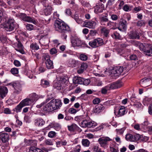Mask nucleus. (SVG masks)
Masks as SVG:
<instances>
[{
  "instance_id": "nucleus-1",
  "label": "nucleus",
  "mask_w": 152,
  "mask_h": 152,
  "mask_svg": "<svg viewBox=\"0 0 152 152\" xmlns=\"http://www.w3.org/2000/svg\"><path fill=\"white\" fill-rule=\"evenodd\" d=\"M88 117L85 115L78 116L75 118V120L77 121L80 125L83 128L94 127L95 126L94 123L88 119Z\"/></svg>"
},
{
  "instance_id": "nucleus-2",
  "label": "nucleus",
  "mask_w": 152,
  "mask_h": 152,
  "mask_svg": "<svg viewBox=\"0 0 152 152\" xmlns=\"http://www.w3.org/2000/svg\"><path fill=\"white\" fill-rule=\"evenodd\" d=\"M4 23V28L7 31L16 30L19 28L18 25L15 20L11 17L6 19Z\"/></svg>"
},
{
  "instance_id": "nucleus-3",
  "label": "nucleus",
  "mask_w": 152,
  "mask_h": 152,
  "mask_svg": "<svg viewBox=\"0 0 152 152\" xmlns=\"http://www.w3.org/2000/svg\"><path fill=\"white\" fill-rule=\"evenodd\" d=\"M53 101L52 100L46 104L42 105L41 107H37L40 108L39 113L40 115H45L54 110L53 107Z\"/></svg>"
},
{
  "instance_id": "nucleus-4",
  "label": "nucleus",
  "mask_w": 152,
  "mask_h": 152,
  "mask_svg": "<svg viewBox=\"0 0 152 152\" xmlns=\"http://www.w3.org/2000/svg\"><path fill=\"white\" fill-rule=\"evenodd\" d=\"M55 26L56 30L60 32L65 33L71 31L69 26L64 22L57 20L55 23Z\"/></svg>"
},
{
  "instance_id": "nucleus-5",
  "label": "nucleus",
  "mask_w": 152,
  "mask_h": 152,
  "mask_svg": "<svg viewBox=\"0 0 152 152\" xmlns=\"http://www.w3.org/2000/svg\"><path fill=\"white\" fill-rule=\"evenodd\" d=\"M126 69V67L119 66L114 67L112 70L111 74L113 76L117 78L120 75H123L124 73V71Z\"/></svg>"
},
{
  "instance_id": "nucleus-6",
  "label": "nucleus",
  "mask_w": 152,
  "mask_h": 152,
  "mask_svg": "<svg viewBox=\"0 0 152 152\" xmlns=\"http://www.w3.org/2000/svg\"><path fill=\"white\" fill-rule=\"evenodd\" d=\"M71 42L73 46H78L80 47H87L84 41H82L79 38L75 36L72 35L71 37Z\"/></svg>"
},
{
  "instance_id": "nucleus-7",
  "label": "nucleus",
  "mask_w": 152,
  "mask_h": 152,
  "mask_svg": "<svg viewBox=\"0 0 152 152\" xmlns=\"http://www.w3.org/2000/svg\"><path fill=\"white\" fill-rule=\"evenodd\" d=\"M138 47L140 50L143 51L146 55L152 56V47L148 45L145 46L142 43L140 42Z\"/></svg>"
},
{
  "instance_id": "nucleus-8",
  "label": "nucleus",
  "mask_w": 152,
  "mask_h": 152,
  "mask_svg": "<svg viewBox=\"0 0 152 152\" xmlns=\"http://www.w3.org/2000/svg\"><path fill=\"white\" fill-rule=\"evenodd\" d=\"M104 44L102 39L98 38L90 41L89 43V45L93 48H96Z\"/></svg>"
},
{
  "instance_id": "nucleus-9",
  "label": "nucleus",
  "mask_w": 152,
  "mask_h": 152,
  "mask_svg": "<svg viewBox=\"0 0 152 152\" xmlns=\"http://www.w3.org/2000/svg\"><path fill=\"white\" fill-rule=\"evenodd\" d=\"M107 16L108 14H106L105 15L103 16L100 18V23L102 25L110 27L113 25V23L109 20Z\"/></svg>"
},
{
  "instance_id": "nucleus-10",
  "label": "nucleus",
  "mask_w": 152,
  "mask_h": 152,
  "mask_svg": "<svg viewBox=\"0 0 152 152\" xmlns=\"http://www.w3.org/2000/svg\"><path fill=\"white\" fill-rule=\"evenodd\" d=\"M118 54L125 58L127 60H129L128 57L130 54V51L126 48L118 49L117 50Z\"/></svg>"
},
{
  "instance_id": "nucleus-11",
  "label": "nucleus",
  "mask_w": 152,
  "mask_h": 152,
  "mask_svg": "<svg viewBox=\"0 0 152 152\" xmlns=\"http://www.w3.org/2000/svg\"><path fill=\"white\" fill-rule=\"evenodd\" d=\"M45 7H47L44 10V13L45 15L47 16L50 15L53 10V8L51 6V2H49L48 0H46V3H42Z\"/></svg>"
},
{
  "instance_id": "nucleus-12",
  "label": "nucleus",
  "mask_w": 152,
  "mask_h": 152,
  "mask_svg": "<svg viewBox=\"0 0 152 152\" xmlns=\"http://www.w3.org/2000/svg\"><path fill=\"white\" fill-rule=\"evenodd\" d=\"M13 86L14 88V92L18 94L21 92L22 88L24 86V84L23 83H15V84H13Z\"/></svg>"
},
{
  "instance_id": "nucleus-13",
  "label": "nucleus",
  "mask_w": 152,
  "mask_h": 152,
  "mask_svg": "<svg viewBox=\"0 0 152 152\" xmlns=\"http://www.w3.org/2000/svg\"><path fill=\"white\" fill-rule=\"evenodd\" d=\"M96 23L94 21L86 20L84 21L82 24L83 27H86L91 28H95Z\"/></svg>"
},
{
  "instance_id": "nucleus-14",
  "label": "nucleus",
  "mask_w": 152,
  "mask_h": 152,
  "mask_svg": "<svg viewBox=\"0 0 152 152\" xmlns=\"http://www.w3.org/2000/svg\"><path fill=\"white\" fill-rule=\"evenodd\" d=\"M111 140L108 137L105 138H100L99 140L98 141L101 147L106 148L108 145H107V142L110 141Z\"/></svg>"
},
{
  "instance_id": "nucleus-15",
  "label": "nucleus",
  "mask_w": 152,
  "mask_h": 152,
  "mask_svg": "<svg viewBox=\"0 0 152 152\" xmlns=\"http://www.w3.org/2000/svg\"><path fill=\"white\" fill-rule=\"evenodd\" d=\"M104 10V5L101 2H99L96 4L94 7V12L95 13L98 14L99 13L102 12Z\"/></svg>"
},
{
  "instance_id": "nucleus-16",
  "label": "nucleus",
  "mask_w": 152,
  "mask_h": 152,
  "mask_svg": "<svg viewBox=\"0 0 152 152\" xmlns=\"http://www.w3.org/2000/svg\"><path fill=\"white\" fill-rule=\"evenodd\" d=\"M141 36L140 32L136 30L131 31L129 34L130 39H139Z\"/></svg>"
},
{
  "instance_id": "nucleus-17",
  "label": "nucleus",
  "mask_w": 152,
  "mask_h": 152,
  "mask_svg": "<svg viewBox=\"0 0 152 152\" xmlns=\"http://www.w3.org/2000/svg\"><path fill=\"white\" fill-rule=\"evenodd\" d=\"M9 134L6 133L1 132H0V140L3 143L6 142L9 140Z\"/></svg>"
},
{
  "instance_id": "nucleus-18",
  "label": "nucleus",
  "mask_w": 152,
  "mask_h": 152,
  "mask_svg": "<svg viewBox=\"0 0 152 152\" xmlns=\"http://www.w3.org/2000/svg\"><path fill=\"white\" fill-rule=\"evenodd\" d=\"M17 17L23 20L29 22L31 20V17L27 16L26 14L23 13H20L17 15Z\"/></svg>"
},
{
  "instance_id": "nucleus-19",
  "label": "nucleus",
  "mask_w": 152,
  "mask_h": 152,
  "mask_svg": "<svg viewBox=\"0 0 152 152\" xmlns=\"http://www.w3.org/2000/svg\"><path fill=\"white\" fill-rule=\"evenodd\" d=\"M126 113L125 107L123 106L120 107L119 110L118 112H116L115 110H114V113L118 117L124 115Z\"/></svg>"
},
{
  "instance_id": "nucleus-20",
  "label": "nucleus",
  "mask_w": 152,
  "mask_h": 152,
  "mask_svg": "<svg viewBox=\"0 0 152 152\" xmlns=\"http://www.w3.org/2000/svg\"><path fill=\"white\" fill-rule=\"evenodd\" d=\"M126 21L123 18H121L119 22L118 28L120 31L122 30V29L125 30L126 28Z\"/></svg>"
},
{
  "instance_id": "nucleus-21",
  "label": "nucleus",
  "mask_w": 152,
  "mask_h": 152,
  "mask_svg": "<svg viewBox=\"0 0 152 152\" xmlns=\"http://www.w3.org/2000/svg\"><path fill=\"white\" fill-rule=\"evenodd\" d=\"M105 108V107L103 105L99 104L93 108V111L94 113L98 114L103 111Z\"/></svg>"
},
{
  "instance_id": "nucleus-22",
  "label": "nucleus",
  "mask_w": 152,
  "mask_h": 152,
  "mask_svg": "<svg viewBox=\"0 0 152 152\" xmlns=\"http://www.w3.org/2000/svg\"><path fill=\"white\" fill-rule=\"evenodd\" d=\"M8 90L7 88L5 86H0V97L3 99L7 94Z\"/></svg>"
},
{
  "instance_id": "nucleus-23",
  "label": "nucleus",
  "mask_w": 152,
  "mask_h": 152,
  "mask_svg": "<svg viewBox=\"0 0 152 152\" xmlns=\"http://www.w3.org/2000/svg\"><path fill=\"white\" fill-rule=\"evenodd\" d=\"M53 101V107L54 110L60 109V107L62 106V103L61 100L59 99H53L52 100Z\"/></svg>"
},
{
  "instance_id": "nucleus-24",
  "label": "nucleus",
  "mask_w": 152,
  "mask_h": 152,
  "mask_svg": "<svg viewBox=\"0 0 152 152\" xmlns=\"http://www.w3.org/2000/svg\"><path fill=\"white\" fill-rule=\"evenodd\" d=\"M83 78L80 77H74L72 80L73 83L77 86L78 84H82Z\"/></svg>"
},
{
  "instance_id": "nucleus-25",
  "label": "nucleus",
  "mask_w": 152,
  "mask_h": 152,
  "mask_svg": "<svg viewBox=\"0 0 152 152\" xmlns=\"http://www.w3.org/2000/svg\"><path fill=\"white\" fill-rule=\"evenodd\" d=\"M151 81V78L150 77H145L140 80V84L142 86L143 85L145 84H146V86H148L150 85L148 83Z\"/></svg>"
},
{
  "instance_id": "nucleus-26",
  "label": "nucleus",
  "mask_w": 152,
  "mask_h": 152,
  "mask_svg": "<svg viewBox=\"0 0 152 152\" xmlns=\"http://www.w3.org/2000/svg\"><path fill=\"white\" fill-rule=\"evenodd\" d=\"M68 130L71 132H75V131H79L80 128L75 124H72L70 126H68Z\"/></svg>"
},
{
  "instance_id": "nucleus-27",
  "label": "nucleus",
  "mask_w": 152,
  "mask_h": 152,
  "mask_svg": "<svg viewBox=\"0 0 152 152\" xmlns=\"http://www.w3.org/2000/svg\"><path fill=\"white\" fill-rule=\"evenodd\" d=\"M39 95L35 93H33L29 95V99L32 103L37 101L39 99Z\"/></svg>"
},
{
  "instance_id": "nucleus-28",
  "label": "nucleus",
  "mask_w": 152,
  "mask_h": 152,
  "mask_svg": "<svg viewBox=\"0 0 152 152\" xmlns=\"http://www.w3.org/2000/svg\"><path fill=\"white\" fill-rule=\"evenodd\" d=\"M71 17L72 18L74 19L76 22L78 24H83L84 21L81 18H79L78 14L75 13L74 15H72Z\"/></svg>"
},
{
  "instance_id": "nucleus-29",
  "label": "nucleus",
  "mask_w": 152,
  "mask_h": 152,
  "mask_svg": "<svg viewBox=\"0 0 152 152\" xmlns=\"http://www.w3.org/2000/svg\"><path fill=\"white\" fill-rule=\"evenodd\" d=\"M88 66L86 63H83L81 64L80 69L77 70V73L80 74L83 73L87 68Z\"/></svg>"
},
{
  "instance_id": "nucleus-30",
  "label": "nucleus",
  "mask_w": 152,
  "mask_h": 152,
  "mask_svg": "<svg viewBox=\"0 0 152 152\" xmlns=\"http://www.w3.org/2000/svg\"><path fill=\"white\" fill-rule=\"evenodd\" d=\"M80 61L74 59H71L69 62V64L71 67H75L79 66Z\"/></svg>"
},
{
  "instance_id": "nucleus-31",
  "label": "nucleus",
  "mask_w": 152,
  "mask_h": 152,
  "mask_svg": "<svg viewBox=\"0 0 152 152\" xmlns=\"http://www.w3.org/2000/svg\"><path fill=\"white\" fill-rule=\"evenodd\" d=\"M45 122L42 118H37L35 120V125L38 126H42L45 124Z\"/></svg>"
},
{
  "instance_id": "nucleus-32",
  "label": "nucleus",
  "mask_w": 152,
  "mask_h": 152,
  "mask_svg": "<svg viewBox=\"0 0 152 152\" xmlns=\"http://www.w3.org/2000/svg\"><path fill=\"white\" fill-rule=\"evenodd\" d=\"M20 104L23 106V107L30 105L32 103L29 98H26L22 100L20 102Z\"/></svg>"
},
{
  "instance_id": "nucleus-33",
  "label": "nucleus",
  "mask_w": 152,
  "mask_h": 152,
  "mask_svg": "<svg viewBox=\"0 0 152 152\" xmlns=\"http://www.w3.org/2000/svg\"><path fill=\"white\" fill-rule=\"evenodd\" d=\"M101 32L104 35V37L106 38V39L109 36L110 30L109 29L103 28L101 29Z\"/></svg>"
},
{
  "instance_id": "nucleus-34",
  "label": "nucleus",
  "mask_w": 152,
  "mask_h": 152,
  "mask_svg": "<svg viewBox=\"0 0 152 152\" xmlns=\"http://www.w3.org/2000/svg\"><path fill=\"white\" fill-rule=\"evenodd\" d=\"M147 122H144L143 124H142L140 125L139 124H135L134 126V128L136 130H139L140 129V127L142 128H144L145 126H146L147 124Z\"/></svg>"
},
{
  "instance_id": "nucleus-35",
  "label": "nucleus",
  "mask_w": 152,
  "mask_h": 152,
  "mask_svg": "<svg viewBox=\"0 0 152 152\" xmlns=\"http://www.w3.org/2000/svg\"><path fill=\"white\" fill-rule=\"evenodd\" d=\"M23 73L25 75L28 76L29 77V75L30 73L31 72V71L28 69V67L27 66L25 65V66L23 67Z\"/></svg>"
},
{
  "instance_id": "nucleus-36",
  "label": "nucleus",
  "mask_w": 152,
  "mask_h": 152,
  "mask_svg": "<svg viewBox=\"0 0 152 152\" xmlns=\"http://www.w3.org/2000/svg\"><path fill=\"white\" fill-rule=\"evenodd\" d=\"M53 86L55 88L58 90H61L62 87L61 82L58 81L54 83Z\"/></svg>"
},
{
  "instance_id": "nucleus-37",
  "label": "nucleus",
  "mask_w": 152,
  "mask_h": 152,
  "mask_svg": "<svg viewBox=\"0 0 152 152\" xmlns=\"http://www.w3.org/2000/svg\"><path fill=\"white\" fill-rule=\"evenodd\" d=\"M41 85L43 87L46 88L50 86V82L48 80L42 79L41 80Z\"/></svg>"
},
{
  "instance_id": "nucleus-38",
  "label": "nucleus",
  "mask_w": 152,
  "mask_h": 152,
  "mask_svg": "<svg viewBox=\"0 0 152 152\" xmlns=\"http://www.w3.org/2000/svg\"><path fill=\"white\" fill-rule=\"evenodd\" d=\"M29 152H44L42 150L35 147H31L29 149Z\"/></svg>"
},
{
  "instance_id": "nucleus-39",
  "label": "nucleus",
  "mask_w": 152,
  "mask_h": 152,
  "mask_svg": "<svg viewBox=\"0 0 152 152\" xmlns=\"http://www.w3.org/2000/svg\"><path fill=\"white\" fill-rule=\"evenodd\" d=\"M46 64L48 69H50L53 68V62L50 60L46 61Z\"/></svg>"
},
{
  "instance_id": "nucleus-40",
  "label": "nucleus",
  "mask_w": 152,
  "mask_h": 152,
  "mask_svg": "<svg viewBox=\"0 0 152 152\" xmlns=\"http://www.w3.org/2000/svg\"><path fill=\"white\" fill-rule=\"evenodd\" d=\"M30 49L32 50H37L39 49L38 45L36 42H33L30 45Z\"/></svg>"
},
{
  "instance_id": "nucleus-41",
  "label": "nucleus",
  "mask_w": 152,
  "mask_h": 152,
  "mask_svg": "<svg viewBox=\"0 0 152 152\" xmlns=\"http://www.w3.org/2000/svg\"><path fill=\"white\" fill-rule=\"evenodd\" d=\"M23 107V106L21 104H20V103L13 110L14 112L18 113L21 111Z\"/></svg>"
},
{
  "instance_id": "nucleus-42",
  "label": "nucleus",
  "mask_w": 152,
  "mask_h": 152,
  "mask_svg": "<svg viewBox=\"0 0 152 152\" xmlns=\"http://www.w3.org/2000/svg\"><path fill=\"white\" fill-rule=\"evenodd\" d=\"M93 152H104V151L102 150L101 148L97 145L94 146L92 148Z\"/></svg>"
},
{
  "instance_id": "nucleus-43",
  "label": "nucleus",
  "mask_w": 152,
  "mask_h": 152,
  "mask_svg": "<svg viewBox=\"0 0 152 152\" xmlns=\"http://www.w3.org/2000/svg\"><path fill=\"white\" fill-rule=\"evenodd\" d=\"M132 106L136 108L141 109H142L143 107L140 102L138 101L133 103Z\"/></svg>"
},
{
  "instance_id": "nucleus-44",
  "label": "nucleus",
  "mask_w": 152,
  "mask_h": 152,
  "mask_svg": "<svg viewBox=\"0 0 152 152\" xmlns=\"http://www.w3.org/2000/svg\"><path fill=\"white\" fill-rule=\"evenodd\" d=\"M141 138V136L140 134H137L134 135H133L132 139V142H135L138 141L140 140Z\"/></svg>"
},
{
  "instance_id": "nucleus-45",
  "label": "nucleus",
  "mask_w": 152,
  "mask_h": 152,
  "mask_svg": "<svg viewBox=\"0 0 152 152\" xmlns=\"http://www.w3.org/2000/svg\"><path fill=\"white\" fill-rule=\"evenodd\" d=\"M90 141L87 139H83L82 140V143L85 147H88L90 144Z\"/></svg>"
},
{
  "instance_id": "nucleus-46",
  "label": "nucleus",
  "mask_w": 152,
  "mask_h": 152,
  "mask_svg": "<svg viewBox=\"0 0 152 152\" xmlns=\"http://www.w3.org/2000/svg\"><path fill=\"white\" fill-rule=\"evenodd\" d=\"M112 36L113 38L116 39H121V36L116 31L114 32Z\"/></svg>"
},
{
  "instance_id": "nucleus-47",
  "label": "nucleus",
  "mask_w": 152,
  "mask_h": 152,
  "mask_svg": "<svg viewBox=\"0 0 152 152\" xmlns=\"http://www.w3.org/2000/svg\"><path fill=\"white\" fill-rule=\"evenodd\" d=\"M67 142L66 140L64 141H60L56 142L57 146L58 147L61 146L66 145Z\"/></svg>"
},
{
  "instance_id": "nucleus-48",
  "label": "nucleus",
  "mask_w": 152,
  "mask_h": 152,
  "mask_svg": "<svg viewBox=\"0 0 152 152\" xmlns=\"http://www.w3.org/2000/svg\"><path fill=\"white\" fill-rule=\"evenodd\" d=\"M10 72L13 75H16L18 74V69L17 68H13L11 69Z\"/></svg>"
},
{
  "instance_id": "nucleus-49",
  "label": "nucleus",
  "mask_w": 152,
  "mask_h": 152,
  "mask_svg": "<svg viewBox=\"0 0 152 152\" xmlns=\"http://www.w3.org/2000/svg\"><path fill=\"white\" fill-rule=\"evenodd\" d=\"M132 6L129 5L128 4H125L123 7V10L126 12H128L131 10Z\"/></svg>"
},
{
  "instance_id": "nucleus-50",
  "label": "nucleus",
  "mask_w": 152,
  "mask_h": 152,
  "mask_svg": "<svg viewBox=\"0 0 152 152\" xmlns=\"http://www.w3.org/2000/svg\"><path fill=\"white\" fill-rule=\"evenodd\" d=\"M129 60H134L135 61L136 60H137V56L134 54H130L128 57Z\"/></svg>"
},
{
  "instance_id": "nucleus-51",
  "label": "nucleus",
  "mask_w": 152,
  "mask_h": 152,
  "mask_svg": "<svg viewBox=\"0 0 152 152\" xmlns=\"http://www.w3.org/2000/svg\"><path fill=\"white\" fill-rule=\"evenodd\" d=\"M51 98L50 97H48L47 99L45 101H44L42 102L40 104L37 105L36 106V107H42V105H44V104H46L51 99Z\"/></svg>"
},
{
  "instance_id": "nucleus-52",
  "label": "nucleus",
  "mask_w": 152,
  "mask_h": 152,
  "mask_svg": "<svg viewBox=\"0 0 152 152\" xmlns=\"http://www.w3.org/2000/svg\"><path fill=\"white\" fill-rule=\"evenodd\" d=\"M80 59L83 61H85L87 60L88 57L85 54H81L79 56Z\"/></svg>"
},
{
  "instance_id": "nucleus-53",
  "label": "nucleus",
  "mask_w": 152,
  "mask_h": 152,
  "mask_svg": "<svg viewBox=\"0 0 152 152\" xmlns=\"http://www.w3.org/2000/svg\"><path fill=\"white\" fill-rule=\"evenodd\" d=\"M133 135L130 134H127L125 137L126 139L128 141H129L131 142H132V139Z\"/></svg>"
},
{
  "instance_id": "nucleus-54",
  "label": "nucleus",
  "mask_w": 152,
  "mask_h": 152,
  "mask_svg": "<svg viewBox=\"0 0 152 152\" xmlns=\"http://www.w3.org/2000/svg\"><path fill=\"white\" fill-rule=\"evenodd\" d=\"M114 82L117 88H120L122 86V82L121 80H118Z\"/></svg>"
},
{
  "instance_id": "nucleus-55",
  "label": "nucleus",
  "mask_w": 152,
  "mask_h": 152,
  "mask_svg": "<svg viewBox=\"0 0 152 152\" xmlns=\"http://www.w3.org/2000/svg\"><path fill=\"white\" fill-rule=\"evenodd\" d=\"M53 128L57 131H59L61 129V125L57 123H54Z\"/></svg>"
},
{
  "instance_id": "nucleus-56",
  "label": "nucleus",
  "mask_w": 152,
  "mask_h": 152,
  "mask_svg": "<svg viewBox=\"0 0 152 152\" xmlns=\"http://www.w3.org/2000/svg\"><path fill=\"white\" fill-rule=\"evenodd\" d=\"M83 80L82 84L84 85L87 86L91 82L90 80L88 79H85L83 78Z\"/></svg>"
},
{
  "instance_id": "nucleus-57",
  "label": "nucleus",
  "mask_w": 152,
  "mask_h": 152,
  "mask_svg": "<svg viewBox=\"0 0 152 152\" xmlns=\"http://www.w3.org/2000/svg\"><path fill=\"white\" fill-rule=\"evenodd\" d=\"M108 90H110L107 86L104 88H102L101 89V93L102 94H105L107 93Z\"/></svg>"
},
{
  "instance_id": "nucleus-58",
  "label": "nucleus",
  "mask_w": 152,
  "mask_h": 152,
  "mask_svg": "<svg viewBox=\"0 0 152 152\" xmlns=\"http://www.w3.org/2000/svg\"><path fill=\"white\" fill-rule=\"evenodd\" d=\"M107 86H108V88L110 90L111 89H114L117 88L114 82L111 83V84H109Z\"/></svg>"
},
{
  "instance_id": "nucleus-59",
  "label": "nucleus",
  "mask_w": 152,
  "mask_h": 152,
  "mask_svg": "<svg viewBox=\"0 0 152 152\" xmlns=\"http://www.w3.org/2000/svg\"><path fill=\"white\" fill-rule=\"evenodd\" d=\"M26 28L27 30L31 31L34 29V26L31 24L28 23L26 26Z\"/></svg>"
},
{
  "instance_id": "nucleus-60",
  "label": "nucleus",
  "mask_w": 152,
  "mask_h": 152,
  "mask_svg": "<svg viewBox=\"0 0 152 152\" xmlns=\"http://www.w3.org/2000/svg\"><path fill=\"white\" fill-rule=\"evenodd\" d=\"M56 134V133L55 132L51 131L48 133V136L49 137L53 138L55 136Z\"/></svg>"
},
{
  "instance_id": "nucleus-61",
  "label": "nucleus",
  "mask_w": 152,
  "mask_h": 152,
  "mask_svg": "<svg viewBox=\"0 0 152 152\" xmlns=\"http://www.w3.org/2000/svg\"><path fill=\"white\" fill-rule=\"evenodd\" d=\"M145 23L144 22V21L141 20H138L136 24V25L137 26L141 27L143 25H145Z\"/></svg>"
},
{
  "instance_id": "nucleus-62",
  "label": "nucleus",
  "mask_w": 152,
  "mask_h": 152,
  "mask_svg": "<svg viewBox=\"0 0 152 152\" xmlns=\"http://www.w3.org/2000/svg\"><path fill=\"white\" fill-rule=\"evenodd\" d=\"M6 18H4L3 16V14L2 12L0 10V23L1 22L4 23Z\"/></svg>"
},
{
  "instance_id": "nucleus-63",
  "label": "nucleus",
  "mask_w": 152,
  "mask_h": 152,
  "mask_svg": "<svg viewBox=\"0 0 152 152\" xmlns=\"http://www.w3.org/2000/svg\"><path fill=\"white\" fill-rule=\"evenodd\" d=\"M130 100L131 102H133V103L135 102H137L138 99L134 95H132L130 97Z\"/></svg>"
},
{
  "instance_id": "nucleus-64",
  "label": "nucleus",
  "mask_w": 152,
  "mask_h": 152,
  "mask_svg": "<svg viewBox=\"0 0 152 152\" xmlns=\"http://www.w3.org/2000/svg\"><path fill=\"white\" fill-rule=\"evenodd\" d=\"M24 121L26 123H30L31 121L30 118L27 115H25L24 117Z\"/></svg>"
}]
</instances>
